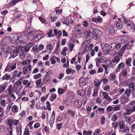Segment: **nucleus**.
<instances>
[{
    "label": "nucleus",
    "mask_w": 135,
    "mask_h": 135,
    "mask_svg": "<svg viewBox=\"0 0 135 135\" xmlns=\"http://www.w3.org/2000/svg\"><path fill=\"white\" fill-rule=\"evenodd\" d=\"M126 27L127 29L130 30H134L135 29V25L132 22H130L127 25H126Z\"/></svg>",
    "instance_id": "nucleus-9"
},
{
    "label": "nucleus",
    "mask_w": 135,
    "mask_h": 135,
    "mask_svg": "<svg viewBox=\"0 0 135 135\" xmlns=\"http://www.w3.org/2000/svg\"><path fill=\"white\" fill-rule=\"evenodd\" d=\"M124 118L125 119L126 121L128 123L129 122L131 121V118L129 117H127V116H125Z\"/></svg>",
    "instance_id": "nucleus-52"
},
{
    "label": "nucleus",
    "mask_w": 135,
    "mask_h": 135,
    "mask_svg": "<svg viewBox=\"0 0 135 135\" xmlns=\"http://www.w3.org/2000/svg\"><path fill=\"white\" fill-rule=\"evenodd\" d=\"M94 85L97 88L99 87L100 85L99 84V80L97 79L96 81L94 82Z\"/></svg>",
    "instance_id": "nucleus-38"
},
{
    "label": "nucleus",
    "mask_w": 135,
    "mask_h": 135,
    "mask_svg": "<svg viewBox=\"0 0 135 135\" xmlns=\"http://www.w3.org/2000/svg\"><path fill=\"white\" fill-rule=\"evenodd\" d=\"M5 102V100L4 99L1 100L0 102V105L4 107Z\"/></svg>",
    "instance_id": "nucleus-43"
},
{
    "label": "nucleus",
    "mask_w": 135,
    "mask_h": 135,
    "mask_svg": "<svg viewBox=\"0 0 135 135\" xmlns=\"http://www.w3.org/2000/svg\"><path fill=\"white\" fill-rule=\"evenodd\" d=\"M120 47L121 46L120 44H116V46H115V47L114 50L115 51L118 50L120 48Z\"/></svg>",
    "instance_id": "nucleus-45"
},
{
    "label": "nucleus",
    "mask_w": 135,
    "mask_h": 135,
    "mask_svg": "<svg viewBox=\"0 0 135 135\" xmlns=\"http://www.w3.org/2000/svg\"><path fill=\"white\" fill-rule=\"evenodd\" d=\"M101 123L102 124H103L105 123V118L103 116H101L100 118Z\"/></svg>",
    "instance_id": "nucleus-39"
},
{
    "label": "nucleus",
    "mask_w": 135,
    "mask_h": 135,
    "mask_svg": "<svg viewBox=\"0 0 135 135\" xmlns=\"http://www.w3.org/2000/svg\"><path fill=\"white\" fill-rule=\"evenodd\" d=\"M106 61V59L104 56L102 57L100 59L98 57L97 58L96 61V65H97L98 63H103L105 62Z\"/></svg>",
    "instance_id": "nucleus-11"
},
{
    "label": "nucleus",
    "mask_w": 135,
    "mask_h": 135,
    "mask_svg": "<svg viewBox=\"0 0 135 135\" xmlns=\"http://www.w3.org/2000/svg\"><path fill=\"white\" fill-rule=\"evenodd\" d=\"M10 38L11 42L16 43L17 41V34L16 33L11 34L10 36Z\"/></svg>",
    "instance_id": "nucleus-6"
},
{
    "label": "nucleus",
    "mask_w": 135,
    "mask_h": 135,
    "mask_svg": "<svg viewBox=\"0 0 135 135\" xmlns=\"http://www.w3.org/2000/svg\"><path fill=\"white\" fill-rule=\"evenodd\" d=\"M65 91V90H64L60 88H59L58 89V93L59 95H61L64 93Z\"/></svg>",
    "instance_id": "nucleus-26"
},
{
    "label": "nucleus",
    "mask_w": 135,
    "mask_h": 135,
    "mask_svg": "<svg viewBox=\"0 0 135 135\" xmlns=\"http://www.w3.org/2000/svg\"><path fill=\"white\" fill-rule=\"evenodd\" d=\"M116 26L118 28L121 29L123 27V23L120 21H118L116 24Z\"/></svg>",
    "instance_id": "nucleus-16"
},
{
    "label": "nucleus",
    "mask_w": 135,
    "mask_h": 135,
    "mask_svg": "<svg viewBox=\"0 0 135 135\" xmlns=\"http://www.w3.org/2000/svg\"><path fill=\"white\" fill-rule=\"evenodd\" d=\"M21 127L18 129L17 128V135H21Z\"/></svg>",
    "instance_id": "nucleus-64"
},
{
    "label": "nucleus",
    "mask_w": 135,
    "mask_h": 135,
    "mask_svg": "<svg viewBox=\"0 0 135 135\" xmlns=\"http://www.w3.org/2000/svg\"><path fill=\"white\" fill-rule=\"evenodd\" d=\"M114 30L113 27L112 26H110L108 29V33L109 35H111L114 33Z\"/></svg>",
    "instance_id": "nucleus-22"
},
{
    "label": "nucleus",
    "mask_w": 135,
    "mask_h": 135,
    "mask_svg": "<svg viewBox=\"0 0 135 135\" xmlns=\"http://www.w3.org/2000/svg\"><path fill=\"white\" fill-rule=\"evenodd\" d=\"M116 44L115 43L113 42L111 44L110 47L111 49L112 50H114L116 46Z\"/></svg>",
    "instance_id": "nucleus-55"
},
{
    "label": "nucleus",
    "mask_w": 135,
    "mask_h": 135,
    "mask_svg": "<svg viewBox=\"0 0 135 135\" xmlns=\"http://www.w3.org/2000/svg\"><path fill=\"white\" fill-rule=\"evenodd\" d=\"M127 45L128 44H126L125 45L122 47L120 49L119 53V55L123 54L124 53L123 51L125 50L126 47L127 46Z\"/></svg>",
    "instance_id": "nucleus-18"
},
{
    "label": "nucleus",
    "mask_w": 135,
    "mask_h": 135,
    "mask_svg": "<svg viewBox=\"0 0 135 135\" xmlns=\"http://www.w3.org/2000/svg\"><path fill=\"white\" fill-rule=\"evenodd\" d=\"M74 44H70L69 46V48L70 51L71 52L73 50V49L74 48Z\"/></svg>",
    "instance_id": "nucleus-42"
},
{
    "label": "nucleus",
    "mask_w": 135,
    "mask_h": 135,
    "mask_svg": "<svg viewBox=\"0 0 135 135\" xmlns=\"http://www.w3.org/2000/svg\"><path fill=\"white\" fill-rule=\"evenodd\" d=\"M131 90L129 89H127L126 90L124 93L127 96H129L131 93Z\"/></svg>",
    "instance_id": "nucleus-35"
},
{
    "label": "nucleus",
    "mask_w": 135,
    "mask_h": 135,
    "mask_svg": "<svg viewBox=\"0 0 135 135\" xmlns=\"http://www.w3.org/2000/svg\"><path fill=\"white\" fill-rule=\"evenodd\" d=\"M1 50L2 51L6 54H7L9 52L10 48L7 45H3L1 47Z\"/></svg>",
    "instance_id": "nucleus-5"
},
{
    "label": "nucleus",
    "mask_w": 135,
    "mask_h": 135,
    "mask_svg": "<svg viewBox=\"0 0 135 135\" xmlns=\"http://www.w3.org/2000/svg\"><path fill=\"white\" fill-rule=\"evenodd\" d=\"M77 94L80 96H83L84 95V94L82 92V90H80L77 92Z\"/></svg>",
    "instance_id": "nucleus-57"
},
{
    "label": "nucleus",
    "mask_w": 135,
    "mask_h": 135,
    "mask_svg": "<svg viewBox=\"0 0 135 135\" xmlns=\"http://www.w3.org/2000/svg\"><path fill=\"white\" fill-rule=\"evenodd\" d=\"M10 78L11 77L10 75L6 74L2 77V79L3 80H8L10 79Z\"/></svg>",
    "instance_id": "nucleus-25"
},
{
    "label": "nucleus",
    "mask_w": 135,
    "mask_h": 135,
    "mask_svg": "<svg viewBox=\"0 0 135 135\" xmlns=\"http://www.w3.org/2000/svg\"><path fill=\"white\" fill-rule=\"evenodd\" d=\"M54 120H54L50 119L49 123L50 124V125L52 127V126H53L54 123Z\"/></svg>",
    "instance_id": "nucleus-58"
},
{
    "label": "nucleus",
    "mask_w": 135,
    "mask_h": 135,
    "mask_svg": "<svg viewBox=\"0 0 135 135\" xmlns=\"http://www.w3.org/2000/svg\"><path fill=\"white\" fill-rule=\"evenodd\" d=\"M120 60V58L117 56H116L113 59L112 61L114 63L117 64L119 62Z\"/></svg>",
    "instance_id": "nucleus-19"
},
{
    "label": "nucleus",
    "mask_w": 135,
    "mask_h": 135,
    "mask_svg": "<svg viewBox=\"0 0 135 135\" xmlns=\"http://www.w3.org/2000/svg\"><path fill=\"white\" fill-rule=\"evenodd\" d=\"M118 125H119V127L121 129H124V130L122 131L126 132L127 130H128V128L125 127V124L123 121H120Z\"/></svg>",
    "instance_id": "nucleus-4"
},
{
    "label": "nucleus",
    "mask_w": 135,
    "mask_h": 135,
    "mask_svg": "<svg viewBox=\"0 0 135 135\" xmlns=\"http://www.w3.org/2000/svg\"><path fill=\"white\" fill-rule=\"evenodd\" d=\"M7 123L8 125L10 127L9 128H7L9 131L8 133L10 135H12V129L11 127L13 126V124L15 125H17V120H14L13 121V120L10 119L8 120Z\"/></svg>",
    "instance_id": "nucleus-2"
},
{
    "label": "nucleus",
    "mask_w": 135,
    "mask_h": 135,
    "mask_svg": "<svg viewBox=\"0 0 135 135\" xmlns=\"http://www.w3.org/2000/svg\"><path fill=\"white\" fill-rule=\"evenodd\" d=\"M46 104L48 110L49 111L51 110V109L50 108L51 105L49 101H47L46 102Z\"/></svg>",
    "instance_id": "nucleus-34"
},
{
    "label": "nucleus",
    "mask_w": 135,
    "mask_h": 135,
    "mask_svg": "<svg viewBox=\"0 0 135 135\" xmlns=\"http://www.w3.org/2000/svg\"><path fill=\"white\" fill-rule=\"evenodd\" d=\"M52 30H49V31L48 33V35L47 36V37H50L51 36H52L51 35L52 33Z\"/></svg>",
    "instance_id": "nucleus-59"
},
{
    "label": "nucleus",
    "mask_w": 135,
    "mask_h": 135,
    "mask_svg": "<svg viewBox=\"0 0 135 135\" xmlns=\"http://www.w3.org/2000/svg\"><path fill=\"white\" fill-rule=\"evenodd\" d=\"M11 110L14 113L17 112V107L16 105L13 106L11 108Z\"/></svg>",
    "instance_id": "nucleus-37"
},
{
    "label": "nucleus",
    "mask_w": 135,
    "mask_h": 135,
    "mask_svg": "<svg viewBox=\"0 0 135 135\" xmlns=\"http://www.w3.org/2000/svg\"><path fill=\"white\" fill-rule=\"evenodd\" d=\"M68 112L73 117H74L75 114V113L73 112L71 109H69L68 111Z\"/></svg>",
    "instance_id": "nucleus-46"
},
{
    "label": "nucleus",
    "mask_w": 135,
    "mask_h": 135,
    "mask_svg": "<svg viewBox=\"0 0 135 135\" xmlns=\"http://www.w3.org/2000/svg\"><path fill=\"white\" fill-rule=\"evenodd\" d=\"M82 104L83 102L80 100L77 99L74 101V105L78 108L80 107Z\"/></svg>",
    "instance_id": "nucleus-10"
},
{
    "label": "nucleus",
    "mask_w": 135,
    "mask_h": 135,
    "mask_svg": "<svg viewBox=\"0 0 135 135\" xmlns=\"http://www.w3.org/2000/svg\"><path fill=\"white\" fill-rule=\"evenodd\" d=\"M92 133L91 131L87 132L86 131L84 130L83 132V135H91Z\"/></svg>",
    "instance_id": "nucleus-29"
},
{
    "label": "nucleus",
    "mask_w": 135,
    "mask_h": 135,
    "mask_svg": "<svg viewBox=\"0 0 135 135\" xmlns=\"http://www.w3.org/2000/svg\"><path fill=\"white\" fill-rule=\"evenodd\" d=\"M98 90L97 89H94V91L92 95V96L94 97H96L98 94Z\"/></svg>",
    "instance_id": "nucleus-30"
},
{
    "label": "nucleus",
    "mask_w": 135,
    "mask_h": 135,
    "mask_svg": "<svg viewBox=\"0 0 135 135\" xmlns=\"http://www.w3.org/2000/svg\"><path fill=\"white\" fill-rule=\"evenodd\" d=\"M83 26L84 27H87L88 25V23L87 21H84L83 22Z\"/></svg>",
    "instance_id": "nucleus-61"
},
{
    "label": "nucleus",
    "mask_w": 135,
    "mask_h": 135,
    "mask_svg": "<svg viewBox=\"0 0 135 135\" xmlns=\"http://www.w3.org/2000/svg\"><path fill=\"white\" fill-rule=\"evenodd\" d=\"M19 52H20L19 55L20 58L23 59V58H24V54L25 53V51L23 50V49H22L21 51H20Z\"/></svg>",
    "instance_id": "nucleus-23"
},
{
    "label": "nucleus",
    "mask_w": 135,
    "mask_h": 135,
    "mask_svg": "<svg viewBox=\"0 0 135 135\" xmlns=\"http://www.w3.org/2000/svg\"><path fill=\"white\" fill-rule=\"evenodd\" d=\"M17 71L16 70L13 74V76L11 80L12 82H14L15 81V79H16L15 78L17 76Z\"/></svg>",
    "instance_id": "nucleus-21"
},
{
    "label": "nucleus",
    "mask_w": 135,
    "mask_h": 135,
    "mask_svg": "<svg viewBox=\"0 0 135 135\" xmlns=\"http://www.w3.org/2000/svg\"><path fill=\"white\" fill-rule=\"evenodd\" d=\"M6 86V85H0V94L4 90Z\"/></svg>",
    "instance_id": "nucleus-32"
},
{
    "label": "nucleus",
    "mask_w": 135,
    "mask_h": 135,
    "mask_svg": "<svg viewBox=\"0 0 135 135\" xmlns=\"http://www.w3.org/2000/svg\"><path fill=\"white\" fill-rule=\"evenodd\" d=\"M16 62H15L14 63L13 62L12 63V65L11 67V70H14L16 68Z\"/></svg>",
    "instance_id": "nucleus-50"
},
{
    "label": "nucleus",
    "mask_w": 135,
    "mask_h": 135,
    "mask_svg": "<svg viewBox=\"0 0 135 135\" xmlns=\"http://www.w3.org/2000/svg\"><path fill=\"white\" fill-rule=\"evenodd\" d=\"M50 80V77L47 74H46L44 79V81L45 83H46Z\"/></svg>",
    "instance_id": "nucleus-24"
},
{
    "label": "nucleus",
    "mask_w": 135,
    "mask_h": 135,
    "mask_svg": "<svg viewBox=\"0 0 135 135\" xmlns=\"http://www.w3.org/2000/svg\"><path fill=\"white\" fill-rule=\"evenodd\" d=\"M92 38L94 40H96L98 38L101 36L102 32L99 29L95 28L93 30Z\"/></svg>",
    "instance_id": "nucleus-1"
},
{
    "label": "nucleus",
    "mask_w": 135,
    "mask_h": 135,
    "mask_svg": "<svg viewBox=\"0 0 135 135\" xmlns=\"http://www.w3.org/2000/svg\"><path fill=\"white\" fill-rule=\"evenodd\" d=\"M109 46L108 44L105 43H102L101 47L102 49H103L104 51L106 52L107 53H110V50H108L107 49Z\"/></svg>",
    "instance_id": "nucleus-7"
},
{
    "label": "nucleus",
    "mask_w": 135,
    "mask_h": 135,
    "mask_svg": "<svg viewBox=\"0 0 135 135\" xmlns=\"http://www.w3.org/2000/svg\"><path fill=\"white\" fill-rule=\"evenodd\" d=\"M41 76V74H38L34 76L33 78L35 79H37L40 78Z\"/></svg>",
    "instance_id": "nucleus-44"
},
{
    "label": "nucleus",
    "mask_w": 135,
    "mask_h": 135,
    "mask_svg": "<svg viewBox=\"0 0 135 135\" xmlns=\"http://www.w3.org/2000/svg\"><path fill=\"white\" fill-rule=\"evenodd\" d=\"M68 49L66 47H65L62 50L61 52V54L64 56H65L66 55V51H67Z\"/></svg>",
    "instance_id": "nucleus-27"
},
{
    "label": "nucleus",
    "mask_w": 135,
    "mask_h": 135,
    "mask_svg": "<svg viewBox=\"0 0 135 135\" xmlns=\"http://www.w3.org/2000/svg\"><path fill=\"white\" fill-rule=\"evenodd\" d=\"M115 79V75L113 74H111L109 75V79L110 80H114Z\"/></svg>",
    "instance_id": "nucleus-41"
},
{
    "label": "nucleus",
    "mask_w": 135,
    "mask_h": 135,
    "mask_svg": "<svg viewBox=\"0 0 135 135\" xmlns=\"http://www.w3.org/2000/svg\"><path fill=\"white\" fill-rule=\"evenodd\" d=\"M113 109V107L111 106H109L107 108V110L108 112H110Z\"/></svg>",
    "instance_id": "nucleus-62"
},
{
    "label": "nucleus",
    "mask_w": 135,
    "mask_h": 135,
    "mask_svg": "<svg viewBox=\"0 0 135 135\" xmlns=\"http://www.w3.org/2000/svg\"><path fill=\"white\" fill-rule=\"evenodd\" d=\"M47 48L49 50H51L53 49V46L51 44L48 45L47 46Z\"/></svg>",
    "instance_id": "nucleus-54"
},
{
    "label": "nucleus",
    "mask_w": 135,
    "mask_h": 135,
    "mask_svg": "<svg viewBox=\"0 0 135 135\" xmlns=\"http://www.w3.org/2000/svg\"><path fill=\"white\" fill-rule=\"evenodd\" d=\"M97 18V22L99 23H102L103 21V20L102 18L99 16H98Z\"/></svg>",
    "instance_id": "nucleus-48"
},
{
    "label": "nucleus",
    "mask_w": 135,
    "mask_h": 135,
    "mask_svg": "<svg viewBox=\"0 0 135 135\" xmlns=\"http://www.w3.org/2000/svg\"><path fill=\"white\" fill-rule=\"evenodd\" d=\"M131 21H128L127 20V18H123V22L124 23H126V25H127V24H128Z\"/></svg>",
    "instance_id": "nucleus-53"
},
{
    "label": "nucleus",
    "mask_w": 135,
    "mask_h": 135,
    "mask_svg": "<svg viewBox=\"0 0 135 135\" xmlns=\"http://www.w3.org/2000/svg\"><path fill=\"white\" fill-rule=\"evenodd\" d=\"M22 80L21 78L19 79L17 81V85L19 86L22 84Z\"/></svg>",
    "instance_id": "nucleus-60"
},
{
    "label": "nucleus",
    "mask_w": 135,
    "mask_h": 135,
    "mask_svg": "<svg viewBox=\"0 0 135 135\" xmlns=\"http://www.w3.org/2000/svg\"><path fill=\"white\" fill-rule=\"evenodd\" d=\"M14 88H13L12 85H10L9 86V88H8V93L9 94L12 92L13 93L14 92Z\"/></svg>",
    "instance_id": "nucleus-31"
},
{
    "label": "nucleus",
    "mask_w": 135,
    "mask_h": 135,
    "mask_svg": "<svg viewBox=\"0 0 135 135\" xmlns=\"http://www.w3.org/2000/svg\"><path fill=\"white\" fill-rule=\"evenodd\" d=\"M55 112L54 111H53L52 112V114L50 119L55 120Z\"/></svg>",
    "instance_id": "nucleus-51"
},
{
    "label": "nucleus",
    "mask_w": 135,
    "mask_h": 135,
    "mask_svg": "<svg viewBox=\"0 0 135 135\" xmlns=\"http://www.w3.org/2000/svg\"><path fill=\"white\" fill-rule=\"evenodd\" d=\"M31 69V65H29L28 66H25L22 69L23 73L24 74H26L27 72L28 69L30 71Z\"/></svg>",
    "instance_id": "nucleus-8"
},
{
    "label": "nucleus",
    "mask_w": 135,
    "mask_h": 135,
    "mask_svg": "<svg viewBox=\"0 0 135 135\" xmlns=\"http://www.w3.org/2000/svg\"><path fill=\"white\" fill-rule=\"evenodd\" d=\"M79 83L81 87L85 85L86 80L85 78L82 77L79 79Z\"/></svg>",
    "instance_id": "nucleus-12"
},
{
    "label": "nucleus",
    "mask_w": 135,
    "mask_h": 135,
    "mask_svg": "<svg viewBox=\"0 0 135 135\" xmlns=\"http://www.w3.org/2000/svg\"><path fill=\"white\" fill-rule=\"evenodd\" d=\"M56 95L55 94V93H52V95L51 98H50L51 100V101H53L54 100L56 97Z\"/></svg>",
    "instance_id": "nucleus-33"
},
{
    "label": "nucleus",
    "mask_w": 135,
    "mask_h": 135,
    "mask_svg": "<svg viewBox=\"0 0 135 135\" xmlns=\"http://www.w3.org/2000/svg\"><path fill=\"white\" fill-rule=\"evenodd\" d=\"M117 113L115 114H114L113 115L112 118V120L113 121H115L117 119V116L116 115V114Z\"/></svg>",
    "instance_id": "nucleus-36"
},
{
    "label": "nucleus",
    "mask_w": 135,
    "mask_h": 135,
    "mask_svg": "<svg viewBox=\"0 0 135 135\" xmlns=\"http://www.w3.org/2000/svg\"><path fill=\"white\" fill-rule=\"evenodd\" d=\"M61 22L64 24L67 25L68 26H69V23L68 22L66 18L65 17L63 18L61 20Z\"/></svg>",
    "instance_id": "nucleus-20"
},
{
    "label": "nucleus",
    "mask_w": 135,
    "mask_h": 135,
    "mask_svg": "<svg viewBox=\"0 0 135 135\" xmlns=\"http://www.w3.org/2000/svg\"><path fill=\"white\" fill-rule=\"evenodd\" d=\"M131 58H128V59L126 62V64L128 66H130L131 65L130 62H131Z\"/></svg>",
    "instance_id": "nucleus-40"
},
{
    "label": "nucleus",
    "mask_w": 135,
    "mask_h": 135,
    "mask_svg": "<svg viewBox=\"0 0 135 135\" xmlns=\"http://www.w3.org/2000/svg\"><path fill=\"white\" fill-rule=\"evenodd\" d=\"M13 51V53L12 55V57L14 58L17 56V47H14L12 48Z\"/></svg>",
    "instance_id": "nucleus-14"
},
{
    "label": "nucleus",
    "mask_w": 135,
    "mask_h": 135,
    "mask_svg": "<svg viewBox=\"0 0 135 135\" xmlns=\"http://www.w3.org/2000/svg\"><path fill=\"white\" fill-rule=\"evenodd\" d=\"M42 79H40L36 80L35 82L36 86L37 88L40 87L42 86Z\"/></svg>",
    "instance_id": "nucleus-13"
},
{
    "label": "nucleus",
    "mask_w": 135,
    "mask_h": 135,
    "mask_svg": "<svg viewBox=\"0 0 135 135\" xmlns=\"http://www.w3.org/2000/svg\"><path fill=\"white\" fill-rule=\"evenodd\" d=\"M29 133V131L28 129L26 127L25 129L24 134L25 135H28Z\"/></svg>",
    "instance_id": "nucleus-56"
},
{
    "label": "nucleus",
    "mask_w": 135,
    "mask_h": 135,
    "mask_svg": "<svg viewBox=\"0 0 135 135\" xmlns=\"http://www.w3.org/2000/svg\"><path fill=\"white\" fill-rule=\"evenodd\" d=\"M102 95L104 97V99H105L106 98H107V96H108V93L105 92H103L102 93Z\"/></svg>",
    "instance_id": "nucleus-49"
},
{
    "label": "nucleus",
    "mask_w": 135,
    "mask_h": 135,
    "mask_svg": "<svg viewBox=\"0 0 135 135\" xmlns=\"http://www.w3.org/2000/svg\"><path fill=\"white\" fill-rule=\"evenodd\" d=\"M42 37V35L41 33H39L35 37V36L34 38L35 41H37L41 39Z\"/></svg>",
    "instance_id": "nucleus-17"
},
{
    "label": "nucleus",
    "mask_w": 135,
    "mask_h": 135,
    "mask_svg": "<svg viewBox=\"0 0 135 135\" xmlns=\"http://www.w3.org/2000/svg\"><path fill=\"white\" fill-rule=\"evenodd\" d=\"M17 45H18L19 48L20 47H23L26 45V43L23 42V39H22V36L17 37Z\"/></svg>",
    "instance_id": "nucleus-3"
},
{
    "label": "nucleus",
    "mask_w": 135,
    "mask_h": 135,
    "mask_svg": "<svg viewBox=\"0 0 135 135\" xmlns=\"http://www.w3.org/2000/svg\"><path fill=\"white\" fill-rule=\"evenodd\" d=\"M33 49L34 51L37 52H38L40 50L39 47L37 46L34 47Z\"/></svg>",
    "instance_id": "nucleus-47"
},
{
    "label": "nucleus",
    "mask_w": 135,
    "mask_h": 135,
    "mask_svg": "<svg viewBox=\"0 0 135 135\" xmlns=\"http://www.w3.org/2000/svg\"><path fill=\"white\" fill-rule=\"evenodd\" d=\"M72 71V69L70 68H69L66 70V72L67 74H70Z\"/></svg>",
    "instance_id": "nucleus-63"
},
{
    "label": "nucleus",
    "mask_w": 135,
    "mask_h": 135,
    "mask_svg": "<svg viewBox=\"0 0 135 135\" xmlns=\"http://www.w3.org/2000/svg\"><path fill=\"white\" fill-rule=\"evenodd\" d=\"M124 64L123 62H122L119 63L117 68L116 70V72H118L120 71V69L124 67Z\"/></svg>",
    "instance_id": "nucleus-15"
},
{
    "label": "nucleus",
    "mask_w": 135,
    "mask_h": 135,
    "mask_svg": "<svg viewBox=\"0 0 135 135\" xmlns=\"http://www.w3.org/2000/svg\"><path fill=\"white\" fill-rule=\"evenodd\" d=\"M129 89L131 90V89L132 90V93L134 92V84L132 83H131L129 85Z\"/></svg>",
    "instance_id": "nucleus-28"
}]
</instances>
